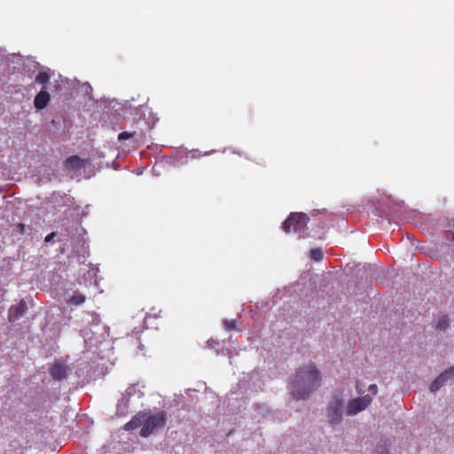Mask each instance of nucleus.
I'll list each match as a JSON object with an SVG mask.
<instances>
[{
  "mask_svg": "<svg viewBox=\"0 0 454 454\" xmlns=\"http://www.w3.org/2000/svg\"><path fill=\"white\" fill-rule=\"evenodd\" d=\"M51 70L45 67H43V70L38 73V74L35 76V82L39 84H42L43 87L46 89V84L49 82L51 74Z\"/></svg>",
  "mask_w": 454,
  "mask_h": 454,
  "instance_id": "ddd939ff",
  "label": "nucleus"
},
{
  "mask_svg": "<svg viewBox=\"0 0 454 454\" xmlns=\"http://www.w3.org/2000/svg\"><path fill=\"white\" fill-rule=\"evenodd\" d=\"M68 372V367L62 362H55L51 368V375L54 380H64Z\"/></svg>",
  "mask_w": 454,
  "mask_h": 454,
  "instance_id": "1a4fd4ad",
  "label": "nucleus"
},
{
  "mask_svg": "<svg viewBox=\"0 0 454 454\" xmlns=\"http://www.w3.org/2000/svg\"><path fill=\"white\" fill-rule=\"evenodd\" d=\"M322 375L315 364L301 366L289 383V392L296 401L308 400L319 388Z\"/></svg>",
  "mask_w": 454,
  "mask_h": 454,
  "instance_id": "f257e3e1",
  "label": "nucleus"
},
{
  "mask_svg": "<svg viewBox=\"0 0 454 454\" xmlns=\"http://www.w3.org/2000/svg\"><path fill=\"white\" fill-rule=\"evenodd\" d=\"M83 87H84V91L87 95L92 90V88L89 83H84Z\"/></svg>",
  "mask_w": 454,
  "mask_h": 454,
  "instance_id": "bb28decb",
  "label": "nucleus"
},
{
  "mask_svg": "<svg viewBox=\"0 0 454 454\" xmlns=\"http://www.w3.org/2000/svg\"><path fill=\"white\" fill-rule=\"evenodd\" d=\"M86 300L85 295L80 293H74L67 300V303L74 306L82 305Z\"/></svg>",
  "mask_w": 454,
  "mask_h": 454,
  "instance_id": "dca6fc26",
  "label": "nucleus"
},
{
  "mask_svg": "<svg viewBox=\"0 0 454 454\" xmlns=\"http://www.w3.org/2000/svg\"><path fill=\"white\" fill-rule=\"evenodd\" d=\"M88 322L90 325L82 330V336L85 343L90 346H97L105 340L109 335V327L100 325L99 316L96 313H88Z\"/></svg>",
  "mask_w": 454,
  "mask_h": 454,
  "instance_id": "f03ea898",
  "label": "nucleus"
},
{
  "mask_svg": "<svg viewBox=\"0 0 454 454\" xmlns=\"http://www.w3.org/2000/svg\"><path fill=\"white\" fill-rule=\"evenodd\" d=\"M167 414L166 411H160L154 415L147 416L145 414L144 425L140 430L142 437H148L158 429L163 428L166 425Z\"/></svg>",
  "mask_w": 454,
  "mask_h": 454,
  "instance_id": "39448f33",
  "label": "nucleus"
},
{
  "mask_svg": "<svg viewBox=\"0 0 454 454\" xmlns=\"http://www.w3.org/2000/svg\"><path fill=\"white\" fill-rule=\"evenodd\" d=\"M310 258L316 262H319L323 258V252L321 248H313L310 250Z\"/></svg>",
  "mask_w": 454,
  "mask_h": 454,
  "instance_id": "6ab92c4d",
  "label": "nucleus"
},
{
  "mask_svg": "<svg viewBox=\"0 0 454 454\" xmlns=\"http://www.w3.org/2000/svg\"><path fill=\"white\" fill-rule=\"evenodd\" d=\"M66 167L68 170L75 171L84 168V160L77 155L70 156L65 161Z\"/></svg>",
  "mask_w": 454,
  "mask_h": 454,
  "instance_id": "9d476101",
  "label": "nucleus"
},
{
  "mask_svg": "<svg viewBox=\"0 0 454 454\" xmlns=\"http://www.w3.org/2000/svg\"><path fill=\"white\" fill-rule=\"evenodd\" d=\"M309 220V216L304 213H291L282 223V228L288 233L293 227L299 239L305 238L308 235L307 224Z\"/></svg>",
  "mask_w": 454,
  "mask_h": 454,
  "instance_id": "7ed1b4c3",
  "label": "nucleus"
},
{
  "mask_svg": "<svg viewBox=\"0 0 454 454\" xmlns=\"http://www.w3.org/2000/svg\"><path fill=\"white\" fill-rule=\"evenodd\" d=\"M27 311V306L24 300H20L16 305H12L8 310L10 322H14L23 317Z\"/></svg>",
  "mask_w": 454,
  "mask_h": 454,
  "instance_id": "0eeeda50",
  "label": "nucleus"
},
{
  "mask_svg": "<svg viewBox=\"0 0 454 454\" xmlns=\"http://www.w3.org/2000/svg\"><path fill=\"white\" fill-rule=\"evenodd\" d=\"M233 153H238V154L241 155V153L239 152H236L235 150H233Z\"/></svg>",
  "mask_w": 454,
  "mask_h": 454,
  "instance_id": "473e14b6",
  "label": "nucleus"
},
{
  "mask_svg": "<svg viewBox=\"0 0 454 454\" xmlns=\"http://www.w3.org/2000/svg\"><path fill=\"white\" fill-rule=\"evenodd\" d=\"M57 233L56 232H51L50 234H48L46 237H45V239L44 241L46 243H49V242H51L53 240V239L56 237Z\"/></svg>",
  "mask_w": 454,
  "mask_h": 454,
  "instance_id": "a878e982",
  "label": "nucleus"
},
{
  "mask_svg": "<svg viewBox=\"0 0 454 454\" xmlns=\"http://www.w3.org/2000/svg\"><path fill=\"white\" fill-rule=\"evenodd\" d=\"M135 395H137L138 398H140L143 395V393L140 390H137L135 385L129 386L125 390V393L121 394L122 396H126L129 399Z\"/></svg>",
  "mask_w": 454,
  "mask_h": 454,
  "instance_id": "f3484780",
  "label": "nucleus"
},
{
  "mask_svg": "<svg viewBox=\"0 0 454 454\" xmlns=\"http://www.w3.org/2000/svg\"><path fill=\"white\" fill-rule=\"evenodd\" d=\"M236 320H224L223 325L226 330H235L236 329Z\"/></svg>",
  "mask_w": 454,
  "mask_h": 454,
  "instance_id": "4be33fe9",
  "label": "nucleus"
},
{
  "mask_svg": "<svg viewBox=\"0 0 454 454\" xmlns=\"http://www.w3.org/2000/svg\"><path fill=\"white\" fill-rule=\"evenodd\" d=\"M443 385L437 380V378L431 383L429 389L432 393L438 391Z\"/></svg>",
  "mask_w": 454,
  "mask_h": 454,
  "instance_id": "412c9836",
  "label": "nucleus"
},
{
  "mask_svg": "<svg viewBox=\"0 0 454 454\" xmlns=\"http://www.w3.org/2000/svg\"><path fill=\"white\" fill-rule=\"evenodd\" d=\"M28 63L26 65V67H28L29 64H31V67H33L32 72L34 73L35 69L39 67V63L32 59H27Z\"/></svg>",
  "mask_w": 454,
  "mask_h": 454,
  "instance_id": "b1692460",
  "label": "nucleus"
},
{
  "mask_svg": "<svg viewBox=\"0 0 454 454\" xmlns=\"http://www.w3.org/2000/svg\"><path fill=\"white\" fill-rule=\"evenodd\" d=\"M449 327V319L447 316L441 317L435 325L436 330L438 331H446Z\"/></svg>",
  "mask_w": 454,
  "mask_h": 454,
  "instance_id": "a211bd4d",
  "label": "nucleus"
},
{
  "mask_svg": "<svg viewBox=\"0 0 454 454\" xmlns=\"http://www.w3.org/2000/svg\"><path fill=\"white\" fill-rule=\"evenodd\" d=\"M345 402L340 395H333L327 405V419L331 427L338 426L342 421Z\"/></svg>",
  "mask_w": 454,
  "mask_h": 454,
  "instance_id": "20e7f679",
  "label": "nucleus"
},
{
  "mask_svg": "<svg viewBox=\"0 0 454 454\" xmlns=\"http://www.w3.org/2000/svg\"><path fill=\"white\" fill-rule=\"evenodd\" d=\"M454 378V365L443 371L437 380L444 386L445 383Z\"/></svg>",
  "mask_w": 454,
  "mask_h": 454,
  "instance_id": "2eb2a0df",
  "label": "nucleus"
},
{
  "mask_svg": "<svg viewBox=\"0 0 454 454\" xmlns=\"http://www.w3.org/2000/svg\"><path fill=\"white\" fill-rule=\"evenodd\" d=\"M372 402V397L370 395H365L348 401L346 406V414L348 416H355L357 413L364 411Z\"/></svg>",
  "mask_w": 454,
  "mask_h": 454,
  "instance_id": "423d86ee",
  "label": "nucleus"
},
{
  "mask_svg": "<svg viewBox=\"0 0 454 454\" xmlns=\"http://www.w3.org/2000/svg\"><path fill=\"white\" fill-rule=\"evenodd\" d=\"M369 395H375L378 393V387L376 384H372L368 387Z\"/></svg>",
  "mask_w": 454,
  "mask_h": 454,
  "instance_id": "393cba45",
  "label": "nucleus"
},
{
  "mask_svg": "<svg viewBox=\"0 0 454 454\" xmlns=\"http://www.w3.org/2000/svg\"><path fill=\"white\" fill-rule=\"evenodd\" d=\"M232 399H233L232 397L229 396V398H228V400H229V404H228V406H231L230 402H231Z\"/></svg>",
  "mask_w": 454,
  "mask_h": 454,
  "instance_id": "7c9ffc66",
  "label": "nucleus"
},
{
  "mask_svg": "<svg viewBox=\"0 0 454 454\" xmlns=\"http://www.w3.org/2000/svg\"><path fill=\"white\" fill-rule=\"evenodd\" d=\"M20 228V231L21 232H25V225L24 224H19Z\"/></svg>",
  "mask_w": 454,
  "mask_h": 454,
  "instance_id": "c756f323",
  "label": "nucleus"
},
{
  "mask_svg": "<svg viewBox=\"0 0 454 454\" xmlns=\"http://www.w3.org/2000/svg\"><path fill=\"white\" fill-rule=\"evenodd\" d=\"M213 344H215V345H218V342H216V341H215V340H207V345H208V347H210V348H214V345H213Z\"/></svg>",
  "mask_w": 454,
  "mask_h": 454,
  "instance_id": "c85d7f7f",
  "label": "nucleus"
},
{
  "mask_svg": "<svg viewBox=\"0 0 454 454\" xmlns=\"http://www.w3.org/2000/svg\"><path fill=\"white\" fill-rule=\"evenodd\" d=\"M97 271H98V268H92L91 270H90L88 271V273H89L90 277H91V276H96Z\"/></svg>",
  "mask_w": 454,
  "mask_h": 454,
  "instance_id": "cd10ccee",
  "label": "nucleus"
},
{
  "mask_svg": "<svg viewBox=\"0 0 454 454\" xmlns=\"http://www.w3.org/2000/svg\"><path fill=\"white\" fill-rule=\"evenodd\" d=\"M258 409L267 410L265 406H258Z\"/></svg>",
  "mask_w": 454,
  "mask_h": 454,
  "instance_id": "2f4dec72",
  "label": "nucleus"
},
{
  "mask_svg": "<svg viewBox=\"0 0 454 454\" xmlns=\"http://www.w3.org/2000/svg\"><path fill=\"white\" fill-rule=\"evenodd\" d=\"M145 417V413H142V412L137 413L131 419V420H129L128 423L125 424L124 429L126 431H131V430L137 428L141 425H144Z\"/></svg>",
  "mask_w": 454,
  "mask_h": 454,
  "instance_id": "9b49d317",
  "label": "nucleus"
},
{
  "mask_svg": "<svg viewBox=\"0 0 454 454\" xmlns=\"http://www.w3.org/2000/svg\"><path fill=\"white\" fill-rule=\"evenodd\" d=\"M129 102L125 101L124 103L119 102L116 99H111L108 103V108L109 110L115 113L116 115L121 116L122 115L127 107H128Z\"/></svg>",
  "mask_w": 454,
  "mask_h": 454,
  "instance_id": "f8f14e48",
  "label": "nucleus"
},
{
  "mask_svg": "<svg viewBox=\"0 0 454 454\" xmlns=\"http://www.w3.org/2000/svg\"><path fill=\"white\" fill-rule=\"evenodd\" d=\"M133 137V133H129L128 131H123V132H121L118 136V139L120 141H123V140H126V139H129Z\"/></svg>",
  "mask_w": 454,
  "mask_h": 454,
  "instance_id": "5701e85b",
  "label": "nucleus"
},
{
  "mask_svg": "<svg viewBox=\"0 0 454 454\" xmlns=\"http://www.w3.org/2000/svg\"><path fill=\"white\" fill-rule=\"evenodd\" d=\"M51 99L49 92L44 87L35 95L34 98V106L36 110H43L47 106Z\"/></svg>",
  "mask_w": 454,
  "mask_h": 454,
  "instance_id": "6e6552de",
  "label": "nucleus"
},
{
  "mask_svg": "<svg viewBox=\"0 0 454 454\" xmlns=\"http://www.w3.org/2000/svg\"><path fill=\"white\" fill-rule=\"evenodd\" d=\"M375 454H388L387 443H379L375 449Z\"/></svg>",
  "mask_w": 454,
  "mask_h": 454,
  "instance_id": "aec40b11",
  "label": "nucleus"
},
{
  "mask_svg": "<svg viewBox=\"0 0 454 454\" xmlns=\"http://www.w3.org/2000/svg\"><path fill=\"white\" fill-rule=\"evenodd\" d=\"M129 400L128 397L121 395V398L118 401L116 405V414L118 416H125L128 413Z\"/></svg>",
  "mask_w": 454,
  "mask_h": 454,
  "instance_id": "4468645a",
  "label": "nucleus"
}]
</instances>
